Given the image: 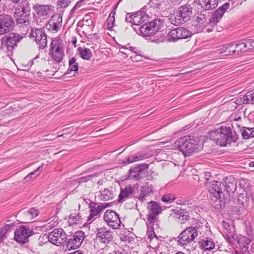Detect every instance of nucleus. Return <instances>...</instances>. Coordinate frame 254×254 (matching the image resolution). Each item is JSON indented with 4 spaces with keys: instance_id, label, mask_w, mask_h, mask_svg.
<instances>
[{
    "instance_id": "obj_1",
    "label": "nucleus",
    "mask_w": 254,
    "mask_h": 254,
    "mask_svg": "<svg viewBox=\"0 0 254 254\" xmlns=\"http://www.w3.org/2000/svg\"><path fill=\"white\" fill-rule=\"evenodd\" d=\"M198 141L193 137L185 136L178 138L173 143L166 146L168 149H179L185 156H190L193 152L198 151L201 147L198 144Z\"/></svg>"
},
{
    "instance_id": "obj_2",
    "label": "nucleus",
    "mask_w": 254,
    "mask_h": 254,
    "mask_svg": "<svg viewBox=\"0 0 254 254\" xmlns=\"http://www.w3.org/2000/svg\"><path fill=\"white\" fill-rule=\"evenodd\" d=\"M210 137L216 141V143L221 146L230 145L236 142L237 136L233 134L232 129L229 126H221L219 128L211 131Z\"/></svg>"
},
{
    "instance_id": "obj_3",
    "label": "nucleus",
    "mask_w": 254,
    "mask_h": 254,
    "mask_svg": "<svg viewBox=\"0 0 254 254\" xmlns=\"http://www.w3.org/2000/svg\"><path fill=\"white\" fill-rule=\"evenodd\" d=\"M113 232L106 227L96 229L95 242L102 249L107 250L114 245Z\"/></svg>"
},
{
    "instance_id": "obj_4",
    "label": "nucleus",
    "mask_w": 254,
    "mask_h": 254,
    "mask_svg": "<svg viewBox=\"0 0 254 254\" xmlns=\"http://www.w3.org/2000/svg\"><path fill=\"white\" fill-rule=\"evenodd\" d=\"M192 13V8L190 5L186 4L180 6L169 18L171 24L179 25L187 22Z\"/></svg>"
},
{
    "instance_id": "obj_5",
    "label": "nucleus",
    "mask_w": 254,
    "mask_h": 254,
    "mask_svg": "<svg viewBox=\"0 0 254 254\" xmlns=\"http://www.w3.org/2000/svg\"><path fill=\"white\" fill-rule=\"evenodd\" d=\"M163 25L162 20L155 19L150 22H147L140 27H133L137 33L139 32L143 37H149L153 35L158 31Z\"/></svg>"
},
{
    "instance_id": "obj_6",
    "label": "nucleus",
    "mask_w": 254,
    "mask_h": 254,
    "mask_svg": "<svg viewBox=\"0 0 254 254\" xmlns=\"http://www.w3.org/2000/svg\"><path fill=\"white\" fill-rule=\"evenodd\" d=\"M50 46V57L55 62L60 63L64 56V44L63 40L59 37L54 38Z\"/></svg>"
},
{
    "instance_id": "obj_7",
    "label": "nucleus",
    "mask_w": 254,
    "mask_h": 254,
    "mask_svg": "<svg viewBox=\"0 0 254 254\" xmlns=\"http://www.w3.org/2000/svg\"><path fill=\"white\" fill-rule=\"evenodd\" d=\"M198 236V231L194 227H189L183 230L178 236V244L186 246L191 244Z\"/></svg>"
},
{
    "instance_id": "obj_8",
    "label": "nucleus",
    "mask_w": 254,
    "mask_h": 254,
    "mask_svg": "<svg viewBox=\"0 0 254 254\" xmlns=\"http://www.w3.org/2000/svg\"><path fill=\"white\" fill-rule=\"evenodd\" d=\"M192 35V32L187 28L181 27L170 31L167 35L166 40L170 42H175L179 40L190 38Z\"/></svg>"
},
{
    "instance_id": "obj_9",
    "label": "nucleus",
    "mask_w": 254,
    "mask_h": 254,
    "mask_svg": "<svg viewBox=\"0 0 254 254\" xmlns=\"http://www.w3.org/2000/svg\"><path fill=\"white\" fill-rule=\"evenodd\" d=\"M210 198L214 201H223V193L225 191L224 185L221 182L214 181L209 188Z\"/></svg>"
},
{
    "instance_id": "obj_10",
    "label": "nucleus",
    "mask_w": 254,
    "mask_h": 254,
    "mask_svg": "<svg viewBox=\"0 0 254 254\" xmlns=\"http://www.w3.org/2000/svg\"><path fill=\"white\" fill-rule=\"evenodd\" d=\"M109 205L107 203L98 204L94 201H91L88 204L89 209V215L87 221L91 223L97 218L100 217L101 212L107 207Z\"/></svg>"
},
{
    "instance_id": "obj_11",
    "label": "nucleus",
    "mask_w": 254,
    "mask_h": 254,
    "mask_svg": "<svg viewBox=\"0 0 254 254\" xmlns=\"http://www.w3.org/2000/svg\"><path fill=\"white\" fill-rule=\"evenodd\" d=\"M206 16L204 14L197 13L194 17L192 23V28L196 33L201 32L205 29L207 32L212 31L209 27L207 28Z\"/></svg>"
},
{
    "instance_id": "obj_12",
    "label": "nucleus",
    "mask_w": 254,
    "mask_h": 254,
    "mask_svg": "<svg viewBox=\"0 0 254 254\" xmlns=\"http://www.w3.org/2000/svg\"><path fill=\"white\" fill-rule=\"evenodd\" d=\"M103 219L106 224L113 229H118L120 227L121 221L119 216L113 210H106L104 214Z\"/></svg>"
},
{
    "instance_id": "obj_13",
    "label": "nucleus",
    "mask_w": 254,
    "mask_h": 254,
    "mask_svg": "<svg viewBox=\"0 0 254 254\" xmlns=\"http://www.w3.org/2000/svg\"><path fill=\"white\" fill-rule=\"evenodd\" d=\"M33 234L30 228L25 226H20L14 232V240L20 244H25L28 241V238Z\"/></svg>"
},
{
    "instance_id": "obj_14",
    "label": "nucleus",
    "mask_w": 254,
    "mask_h": 254,
    "mask_svg": "<svg viewBox=\"0 0 254 254\" xmlns=\"http://www.w3.org/2000/svg\"><path fill=\"white\" fill-rule=\"evenodd\" d=\"M229 6L230 3L226 2L217 9L215 12L211 15L208 23H207V26H210V28L212 30V28L219 22Z\"/></svg>"
},
{
    "instance_id": "obj_15",
    "label": "nucleus",
    "mask_w": 254,
    "mask_h": 254,
    "mask_svg": "<svg viewBox=\"0 0 254 254\" xmlns=\"http://www.w3.org/2000/svg\"><path fill=\"white\" fill-rule=\"evenodd\" d=\"M14 22L9 15H0V35L9 32L13 29Z\"/></svg>"
},
{
    "instance_id": "obj_16",
    "label": "nucleus",
    "mask_w": 254,
    "mask_h": 254,
    "mask_svg": "<svg viewBox=\"0 0 254 254\" xmlns=\"http://www.w3.org/2000/svg\"><path fill=\"white\" fill-rule=\"evenodd\" d=\"M48 240L51 243L56 246L63 244L65 239V233L61 228L55 229L48 235Z\"/></svg>"
},
{
    "instance_id": "obj_17",
    "label": "nucleus",
    "mask_w": 254,
    "mask_h": 254,
    "mask_svg": "<svg viewBox=\"0 0 254 254\" xmlns=\"http://www.w3.org/2000/svg\"><path fill=\"white\" fill-rule=\"evenodd\" d=\"M54 6L49 4H36L33 5V8L38 17L43 19H47L51 12L54 10Z\"/></svg>"
},
{
    "instance_id": "obj_18",
    "label": "nucleus",
    "mask_w": 254,
    "mask_h": 254,
    "mask_svg": "<svg viewBox=\"0 0 254 254\" xmlns=\"http://www.w3.org/2000/svg\"><path fill=\"white\" fill-rule=\"evenodd\" d=\"M84 233L82 231H77L67 241L66 247L69 250H74L79 248L81 245L84 238Z\"/></svg>"
},
{
    "instance_id": "obj_19",
    "label": "nucleus",
    "mask_w": 254,
    "mask_h": 254,
    "mask_svg": "<svg viewBox=\"0 0 254 254\" xmlns=\"http://www.w3.org/2000/svg\"><path fill=\"white\" fill-rule=\"evenodd\" d=\"M63 23L62 16L60 14L52 16L46 24V28L50 31L57 32L62 27Z\"/></svg>"
},
{
    "instance_id": "obj_20",
    "label": "nucleus",
    "mask_w": 254,
    "mask_h": 254,
    "mask_svg": "<svg viewBox=\"0 0 254 254\" xmlns=\"http://www.w3.org/2000/svg\"><path fill=\"white\" fill-rule=\"evenodd\" d=\"M23 38V36L14 33H10L8 36L3 37L1 39V42L6 46L8 49H12L17 45Z\"/></svg>"
},
{
    "instance_id": "obj_21",
    "label": "nucleus",
    "mask_w": 254,
    "mask_h": 254,
    "mask_svg": "<svg viewBox=\"0 0 254 254\" xmlns=\"http://www.w3.org/2000/svg\"><path fill=\"white\" fill-rule=\"evenodd\" d=\"M31 37L35 38L36 43L39 45V48L44 49L47 45V35L42 29L32 30Z\"/></svg>"
},
{
    "instance_id": "obj_22",
    "label": "nucleus",
    "mask_w": 254,
    "mask_h": 254,
    "mask_svg": "<svg viewBox=\"0 0 254 254\" xmlns=\"http://www.w3.org/2000/svg\"><path fill=\"white\" fill-rule=\"evenodd\" d=\"M223 226V235L226 237L229 243H232L234 240L235 230L233 226L229 222L223 220L222 222Z\"/></svg>"
},
{
    "instance_id": "obj_23",
    "label": "nucleus",
    "mask_w": 254,
    "mask_h": 254,
    "mask_svg": "<svg viewBox=\"0 0 254 254\" xmlns=\"http://www.w3.org/2000/svg\"><path fill=\"white\" fill-rule=\"evenodd\" d=\"M154 187L152 185L149 184L148 183L141 187L139 193L136 196L138 199L141 201L145 200V198L151 195L154 191Z\"/></svg>"
},
{
    "instance_id": "obj_24",
    "label": "nucleus",
    "mask_w": 254,
    "mask_h": 254,
    "mask_svg": "<svg viewBox=\"0 0 254 254\" xmlns=\"http://www.w3.org/2000/svg\"><path fill=\"white\" fill-rule=\"evenodd\" d=\"M194 2L204 10H210L215 8L218 4V0H194Z\"/></svg>"
},
{
    "instance_id": "obj_25",
    "label": "nucleus",
    "mask_w": 254,
    "mask_h": 254,
    "mask_svg": "<svg viewBox=\"0 0 254 254\" xmlns=\"http://www.w3.org/2000/svg\"><path fill=\"white\" fill-rule=\"evenodd\" d=\"M177 2V0H151L150 4H153L159 8L169 9L172 5Z\"/></svg>"
},
{
    "instance_id": "obj_26",
    "label": "nucleus",
    "mask_w": 254,
    "mask_h": 254,
    "mask_svg": "<svg viewBox=\"0 0 254 254\" xmlns=\"http://www.w3.org/2000/svg\"><path fill=\"white\" fill-rule=\"evenodd\" d=\"M238 105L253 104L254 102V89L248 92L244 96L240 97L236 100Z\"/></svg>"
},
{
    "instance_id": "obj_27",
    "label": "nucleus",
    "mask_w": 254,
    "mask_h": 254,
    "mask_svg": "<svg viewBox=\"0 0 254 254\" xmlns=\"http://www.w3.org/2000/svg\"><path fill=\"white\" fill-rule=\"evenodd\" d=\"M198 244L201 249L204 251L212 250L215 247L214 241L209 238H205L201 240Z\"/></svg>"
},
{
    "instance_id": "obj_28",
    "label": "nucleus",
    "mask_w": 254,
    "mask_h": 254,
    "mask_svg": "<svg viewBox=\"0 0 254 254\" xmlns=\"http://www.w3.org/2000/svg\"><path fill=\"white\" fill-rule=\"evenodd\" d=\"M141 14L142 12L141 11H138L131 15L127 14L126 18V21L136 26H138L142 24Z\"/></svg>"
},
{
    "instance_id": "obj_29",
    "label": "nucleus",
    "mask_w": 254,
    "mask_h": 254,
    "mask_svg": "<svg viewBox=\"0 0 254 254\" xmlns=\"http://www.w3.org/2000/svg\"><path fill=\"white\" fill-rule=\"evenodd\" d=\"M134 192V188L130 185L127 186L124 189H122L119 194V201H123L131 195Z\"/></svg>"
},
{
    "instance_id": "obj_30",
    "label": "nucleus",
    "mask_w": 254,
    "mask_h": 254,
    "mask_svg": "<svg viewBox=\"0 0 254 254\" xmlns=\"http://www.w3.org/2000/svg\"><path fill=\"white\" fill-rule=\"evenodd\" d=\"M223 181L224 183L223 184L225 186V191L226 190L227 193L235 190L236 183L233 177L231 176L226 177Z\"/></svg>"
},
{
    "instance_id": "obj_31",
    "label": "nucleus",
    "mask_w": 254,
    "mask_h": 254,
    "mask_svg": "<svg viewBox=\"0 0 254 254\" xmlns=\"http://www.w3.org/2000/svg\"><path fill=\"white\" fill-rule=\"evenodd\" d=\"M147 209L148 213L151 214L158 215L162 211L161 207L156 201H151L148 203Z\"/></svg>"
},
{
    "instance_id": "obj_32",
    "label": "nucleus",
    "mask_w": 254,
    "mask_h": 254,
    "mask_svg": "<svg viewBox=\"0 0 254 254\" xmlns=\"http://www.w3.org/2000/svg\"><path fill=\"white\" fill-rule=\"evenodd\" d=\"M141 174L137 169L134 167L129 170L126 179L127 180L138 181L142 178Z\"/></svg>"
},
{
    "instance_id": "obj_33",
    "label": "nucleus",
    "mask_w": 254,
    "mask_h": 254,
    "mask_svg": "<svg viewBox=\"0 0 254 254\" xmlns=\"http://www.w3.org/2000/svg\"><path fill=\"white\" fill-rule=\"evenodd\" d=\"M240 132L243 138L247 139L250 138L254 137V127H242L240 129Z\"/></svg>"
},
{
    "instance_id": "obj_34",
    "label": "nucleus",
    "mask_w": 254,
    "mask_h": 254,
    "mask_svg": "<svg viewBox=\"0 0 254 254\" xmlns=\"http://www.w3.org/2000/svg\"><path fill=\"white\" fill-rule=\"evenodd\" d=\"M117 6L118 4L116 5V6L114 8V9L110 12L109 16L107 19V28L108 30L110 31L113 30V27L115 25V15L116 14L115 9L117 8Z\"/></svg>"
},
{
    "instance_id": "obj_35",
    "label": "nucleus",
    "mask_w": 254,
    "mask_h": 254,
    "mask_svg": "<svg viewBox=\"0 0 254 254\" xmlns=\"http://www.w3.org/2000/svg\"><path fill=\"white\" fill-rule=\"evenodd\" d=\"M254 45V42H250L248 41L247 43H241L239 44H237L236 45L235 49H236V53L237 54H238L239 53L241 52H245L247 51V48L248 49H251V48L248 47V46H250L251 47H253Z\"/></svg>"
},
{
    "instance_id": "obj_36",
    "label": "nucleus",
    "mask_w": 254,
    "mask_h": 254,
    "mask_svg": "<svg viewBox=\"0 0 254 254\" xmlns=\"http://www.w3.org/2000/svg\"><path fill=\"white\" fill-rule=\"evenodd\" d=\"M99 196L101 200L108 201L113 198V193L108 189H104L100 191Z\"/></svg>"
},
{
    "instance_id": "obj_37",
    "label": "nucleus",
    "mask_w": 254,
    "mask_h": 254,
    "mask_svg": "<svg viewBox=\"0 0 254 254\" xmlns=\"http://www.w3.org/2000/svg\"><path fill=\"white\" fill-rule=\"evenodd\" d=\"M78 51L80 56L84 60H89L92 56L91 50L87 48H79Z\"/></svg>"
},
{
    "instance_id": "obj_38",
    "label": "nucleus",
    "mask_w": 254,
    "mask_h": 254,
    "mask_svg": "<svg viewBox=\"0 0 254 254\" xmlns=\"http://www.w3.org/2000/svg\"><path fill=\"white\" fill-rule=\"evenodd\" d=\"M14 226L13 224H6L3 226L0 231V240H3L6 237L7 234L10 231L11 228Z\"/></svg>"
},
{
    "instance_id": "obj_39",
    "label": "nucleus",
    "mask_w": 254,
    "mask_h": 254,
    "mask_svg": "<svg viewBox=\"0 0 254 254\" xmlns=\"http://www.w3.org/2000/svg\"><path fill=\"white\" fill-rule=\"evenodd\" d=\"M81 220V216L80 215V213L78 212H74L71 213L68 219L69 223L70 225H74L80 223Z\"/></svg>"
},
{
    "instance_id": "obj_40",
    "label": "nucleus",
    "mask_w": 254,
    "mask_h": 254,
    "mask_svg": "<svg viewBox=\"0 0 254 254\" xmlns=\"http://www.w3.org/2000/svg\"><path fill=\"white\" fill-rule=\"evenodd\" d=\"M99 175L98 173H95L86 176L81 177L78 178L77 180L79 183H86L89 181L92 180L93 178L97 177Z\"/></svg>"
},
{
    "instance_id": "obj_41",
    "label": "nucleus",
    "mask_w": 254,
    "mask_h": 254,
    "mask_svg": "<svg viewBox=\"0 0 254 254\" xmlns=\"http://www.w3.org/2000/svg\"><path fill=\"white\" fill-rule=\"evenodd\" d=\"M69 68L68 70L71 71H76L78 69V64L76 62V59L74 57L71 58L69 61Z\"/></svg>"
},
{
    "instance_id": "obj_42",
    "label": "nucleus",
    "mask_w": 254,
    "mask_h": 254,
    "mask_svg": "<svg viewBox=\"0 0 254 254\" xmlns=\"http://www.w3.org/2000/svg\"><path fill=\"white\" fill-rule=\"evenodd\" d=\"M157 215H154L149 214L147 215L146 224L148 227H150V229L152 228L153 225L156 222V217Z\"/></svg>"
},
{
    "instance_id": "obj_43",
    "label": "nucleus",
    "mask_w": 254,
    "mask_h": 254,
    "mask_svg": "<svg viewBox=\"0 0 254 254\" xmlns=\"http://www.w3.org/2000/svg\"><path fill=\"white\" fill-rule=\"evenodd\" d=\"M39 214V211L38 209L35 208H31L29 209L27 213L26 216L30 218V219H32L36 217H37Z\"/></svg>"
},
{
    "instance_id": "obj_44",
    "label": "nucleus",
    "mask_w": 254,
    "mask_h": 254,
    "mask_svg": "<svg viewBox=\"0 0 254 254\" xmlns=\"http://www.w3.org/2000/svg\"><path fill=\"white\" fill-rule=\"evenodd\" d=\"M176 199V196L171 193H167L162 197V200L167 203H172Z\"/></svg>"
},
{
    "instance_id": "obj_45",
    "label": "nucleus",
    "mask_w": 254,
    "mask_h": 254,
    "mask_svg": "<svg viewBox=\"0 0 254 254\" xmlns=\"http://www.w3.org/2000/svg\"><path fill=\"white\" fill-rule=\"evenodd\" d=\"M239 204H242L244 206H247L248 204L249 198L247 195L244 194H241L238 198Z\"/></svg>"
},
{
    "instance_id": "obj_46",
    "label": "nucleus",
    "mask_w": 254,
    "mask_h": 254,
    "mask_svg": "<svg viewBox=\"0 0 254 254\" xmlns=\"http://www.w3.org/2000/svg\"><path fill=\"white\" fill-rule=\"evenodd\" d=\"M251 242L249 238L246 237H242L239 239L238 243L243 248H246Z\"/></svg>"
},
{
    "instance_id": "obj_47",
    "label": "nucleus",
    "mask_w": 254,
    "mask_h": 254,
    "mask_svg": "<svg viewBox=\"0 0 254 254\" xmlns=\"http://www.w3.org/2000/svg\"><path fill=\"white\" fill-rule=\"evenodd\" d=\"M230 45H222L221 46L219 47L217 50L214 51L213 53L214 55L218 54H221L223 53H226V49L228 48L227 47H229Z\"/></svg>"
},
{
    "instance_id": "obj_48",
    "label": "nucleus",
    "mask_w": 254,
    "mask_h": 254,
    "mask_svg": "<svg viewBox=\"0 0 254 254\" xmlns=\"http://www.w3.org/2000/svg\"><path fill=\"white\" fill-rule=\"evenodd\" d=\"M16 21L17 24L19 25V27L22 25L28 26L29 24V21L21 16L17 18Z\"/></svg>"
},
{
    "instance_id": "obj_49",
    "label": "nucleus",
    "mask_w": 254,
    "mask_h": 254,
    "mask_svg": "<svg viewBox=\"0 0 254 254\" xmlns=\"http://www.w3.org/2000/svg\"><path fill=\"white\" fill-rule=\"evenodd\" d=\"M154 228L152 227V228L150 229V227H147V235L148 237V239H150L151 241L153 239L155 238V240H157L156 236L153 231Z\"/></svg>"
},
{
    "instance_id": "obj_50",
    "label": "nucleus",
    "mask_w": 254,
    "mask_h": 254,
    "mask_svg": "<svg viewBox=\"0 0 254 254\" xmlns=\"http://www.w3.org/2000/svg\"><path fill=\"white\" fill-rule=\"evenodd\" d=\"M70 3V0H58L57 2L58 5L60 8H65L68 6Z\"/></svg>"
},
{
    "instance_id": "obj_51",
    "label": "nucleus",
    "mask_w": 254,
    "mask_h": 254,
    "mask_svg": "<svg viewBox=\"0 0 254 254\" xmlns=\"http://www.w3.org/2000/svg\"><path fill=\"white\" fill-rule=\"evenodd\" d=\"M44 167V164L42 163L39 167L37 168L34 171L31 172L28 174L27 176L24 178V180L28 181L30 178H32V176L36 174V172L41 171Z\"/></svg>"
},
{
    "instance_id": "obj_52",
    "label": "nucleus",
    "mask_w": 254,
    "mask_h": 254,
    "mask_svg": "<svg viewBox=\"0 0 254 254\" xmlns=\"http://www.w3.org/2000/svg\"><path fill=\"white\" fill-rule=\"evenodd\" d=\"M225 45H230V46H229V47H227L228 48L226 49V55H231L235 54L236 53V50L232 49L234 46L233 43H229L225 44Z\"/></svg>"
},
{
    "instance_id": "obj_53",
    "label": "nucleus",
    "mask_w": 254,
    "mask_h": 254,
    "mask_svg": "<svg viewBox=\"0 0 254 254\" xmlns=\"http://www.w3.org/2000/svg\"><path fill=\"white\" fill-rule=\"evenodd\" d=\"M134 162L142 160L146 158L145 155L141 153H137L132 155Z\"/></svg>"
},
{
    "instance_id": "obj_54",
    "label": "nucleus",
    "mask_w": 254,
    "mask_h": 254,
    "mask_svg": "<svg viewBox=\"0 0 254 254\" xmlns=\"http://www.w3.org/2000/svg\"><path fill=\"white\" fill-rule=\"evenodd\" d=\"M187 213H188V211L186 209H181L178 210L177 212L176 213L177 217L179 219H181V217L184 216V215H186Z\"/></svg>"
},
{
    "instance_id": "obj_55",
    "label": "nucleus",
    "mask_w": 254,
    "mask_h": 254,
    "mask_svg": "<svg viewBox=\"0 0 254 254\" xmlns=\"http://www.w3.org/2000/svg\"><path fill=\"white\" fill-rule=\"evenodd\" d=\"M137 169L138 171H139L141 173L142 171L147 169L148 167V165L146 163L140 164L135 167Z\"/></svg>"
},
{
    "instance_id": "obj_56",
    "label": "nucleus",
    "mask_w": 254,
    "mask_h": 254,
    "mask_svg": "<svg viewBox=\"0 0 254 254\" xmlns=\"http://www.w3.org/2000/svg\"><path fill=\"white\" fill-rule=\"evenodd\" d=\"M134 162L133 155H129L123 161L124 164H128Z\"/></svg>"
},
{
    "instance_id": "obj_57",
    "label": "nucleus",
    "mask_w": 254,
    "mask_h": 254,
    "mask_svg": "<svg viewBox=\"0 0 254 254\" xmlns=\"http://www.w3.org/2000/svg\"><path fill=\"white\" fill-rule=\"evenodd\" d=\"M54 219H55V218ZM58 224V222L57 221V220H53L52 221H51L48 224L47 227L49 229H52V228H54L55 227H56V226H57Z\"/></svg>"
},
{
    "instance_id": "obj_58",
    "label": "nucleus",
    "mask_w": 254,
    "mask_h": 254,
    "mask_svg": "<svg viewBox=\"0 0 254 254\" xmlns=\"http://www.w3.org/2000/svg\"><path fill=\"white\" fill-rule=\"evenodd\" d=\"M84 0H80L78 1V2H77L76 3L75 5L74 6V7L72 8L71 10L74 11V10L77 9L78 8L80 7L82 2Z\"/></svg>"
},
{
    "instance_id": "obj_59",
    "label": "nucleus",
    "mask_w": 254,
    "mask_h": 254,
    "mask_svg": "<svg viewBox=\"0 0 254 254\" xmlns=\"http://www.w3.org/2000/svg\"><path fill=\"white\" fill-rule=\"evenodd\" d=\"M189 215L188 212L186 213V215H184V216L181 217V219L180 220V222L182 224H184L187 220L189 219Z\"/></svg>"
},
{
    "instance_id": "obj_60",
    "label": "nucleus",
    "mask_w": 254,
    "mask_h": 254,
    "mask_svg": "<svg viewBox=\"0 0 254 254\" xmlns=\"http://www.w3.org/2000/svg\"><path fill=\"white\" fill-rule=\"evenodd\" d=\"M148 18H149V16L147 15L142 12V14H141V19H142V24L143 23H145L146 21H147L148 20Z\"/></svg>"
},
{
    "instance_id": "obj_61",
    "label": "nucleus",
    "mask_w": 254,
    "mask_h": 254,
    "mask_svg": "<svg viewBox=\"0 0 254 254\" xmlns=\"http://www.w3.org/2000/svg\"><path fill=\"white\" fill-rule=\"evenodd\" d=\"M126 48L127 49H128L131 52L135 53V54H138V53L139 52L138 49H137L136 48L133 47L132 46H128V47H126Z\"/></svg>"
},
{
    "instance_id": "obj_62",
    "label": "nucleus",
    "mask_w": 254,
    "mask_h": 254,
    "mask_svg": "<svg viewBox=\"0 0 254 254\" xmlns=\"http://www.w3.org/2000/svg\"><path fill=\"white\" fill-rule=\"evenodd\" d=\"M109 254H128L127 252H126V251H125L124 249L121 250V251L118 252H113V253H110Z\"/></svg>"
},
{
    "instance_id": "obj_63",
    "label": "nucleus",
    "mask_w": 254,
    "mask_h": 254,
    "mask_svg": "<svg viewBox=\"0 0 254 254\" xmlns=\"http://www.w3.org/2000/svg\"><path fill=\"white\" fill-rule=\"evenodd\" d=\"M186 202H187L186 200H181L178 199L177 201V204H181V205L185 204L186 203Z\"/></svg>"
},
{
    "instance_id": "obj_64",
    "label": "nucleus",
    "mask_w": 254,
    "mask_h": 254,
    "mask_svg": "<svg viewBox=\"0 0 254 254\" xmlns=\"http://www.w3.org/2000/svg\"><path fill=\"white\" fill-rule=\"evenodd\" d=\"M172 141V139H168L166 140H165V141H161L160 142H159V144H164L165 143H167L168 142H171Z\"/></svg>"
}]
</instances>
